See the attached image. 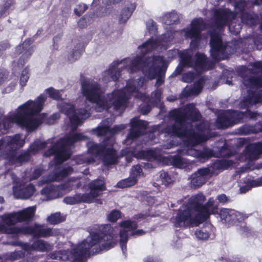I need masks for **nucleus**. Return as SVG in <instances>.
I'll return each instance as SVG.
<instances>
[{
  "instance_id": "obj_21",
  "label": "nucleus",
  "mask_w": 262,
  "mask_h": 262,
  "mask_svg": "<svg viewBox=\"0 0 262 262\" xmlns=\"http://www.w3.org/2000/svg\"><path fill=\"white\" fill-rule=\"evenodd\" d=\"M82 173L83 174L86 175L89 173V169L85 168L83 170L77 169L76 167H72L68 166L65 167H60L56 166L54 172L50 174L47 178H44L42 183H48L53 181H59L62 180L64 177L72 174L74 170Z\"/></svg>"
},
{
  "instance_id": "obj_17",
  "label": "nucleus",
  "mask_w": 262,
  "mask_h": 262,
  "mask_svg": "<svg viewBox=\"0 0 262 262\" xmlns=\"http://www.w3.org/2000/svg\"><path fill=\"white\" fill-rule=\"evenodd\" d=\"M230 3L234 2L233 6L236 13H240L242 23L252 26L256 24L257 16L253 13H247V10L253 5H259L262 3V0H251L246 3L244 0H229Z\"/></svg>"
},
{
  "instance_id": "obj_64",
  "label": "nucleus",
  "mask_w": 262,
  "mask_h": 262,
  "mask_svg": "<svg viewBox=\"0 0 262 262\" xmlns=\"http://www.w3.org/2000/svg\"><path fill=\"white\" fill-rule=\"evenodd\" d=\"M260 27V29L262 30V23L260 25V27Z\"/></svg>"
},
{
  "instance_id": "obj_35",
  "label": "nucleus",
  "mask_w": 262,
  "mask_h": 262,
  "mask_svg": "<svg viewBox=\"0 0 262 262\" xmlns=\"http://www.w3.org/2000/svg\"><path fill=\"white\" fill-rule=\"evenodd\" d=\"M233 213V209L223 208L220 210V217L224 223H229L230 224Z\"/></svg>"
},
{
  "instance_id": "obj_4",
  "label": "nucleus",
  "mask_w": 262,
  "mask_h": 262,
  "mask_svg": "<svg viewBox=\"0 0 262 262\" xmlns=\"http://www.w3.org/2000/svg\"><path fill=\"white\" fill-rule=\"evenodd\" d=\"M114 229L109 225L99 227V230L90 232V235L81 243L72 246L70 251L62 250L50 253L53 259L70 260L72 262H85L91 254L98 253L114 247L116 240Z\"/></svg>"
},
{
  "instance_id": "obj_27",
  "label": "nucleus",
  "mask_w": 262,
  "mask_h": 262,
  "mask_svg": "<svg viewBox=\"0 0 262 262\" xmlns=\"http://www.w3.org/2000/svg\"><path fill=\"white\" fill-rule=\"evenodd\" d=\"M204 83L203 78H200L196 81L193 86H186L183 91V96L187 97L193 95H198L202 91Z\"/></svg>"
},
{
  "instance_id": "obj_24",
  "label": "nucleus",
  "mask_w": 262,
  "mask_h": 262,
  "mask_svg": "<svg viewBox=\"0 0 262 262\" xmlns=\"http://www.w3.org/2000/svg\"><path fill=\"white\" fill-rule=\"evenodd\" d=\"M32 43L31 39H28L26 40L22 45L16 47L15 53L17 54L23 53L18 61L17 64L19 68L23 67L32 54L34 49L33 47L31 46Z\"/></svg>"
},
{
  "instance_id": "obj_37",
  "label": "nucleus",
  "mask_w": 262,
  "mask_h": 262,
  "mask_svg": "<svg viewBox=\"0 0 262 262\" xmlns=\"http://www.w3.org/2000/svg\"><path fill=\"white\" fill-rule=\"evenodd\" d=\"M136 183V179L130 176L127 179H125L118 182L117 184V186L119 188H123L133 186Z\"/></svg>"
},
{
  "instance_id": "obj_61",
  "label": "nucleus",
  "mask_w": 262,
  "mask_h": 262,
  "mask_svg": "<svg viewBox=\"0 0 262 262\" xmlns=\"http://www.w3.org/2000/svg\"><path fill=\"white\" fill-rule=\"evenodd\" d=\"M51 117H52V118H53V119L55 120V119H57L58 118H59V115L57 114H55L51 116Z\"/></svg>"
},
{
  "instance_id": "obj_26",
  "label": "nucleus",
  "mask_w": 262,
  "mask_h": 262,
  "mask_svg": "<svg viewBox=\"0 0 262 262\" xmlns=\"http://www.w3.org/2000/svg\"><path fill=\"white\" fill-rule=\"evenodd\" d=\"M206 64L207 66L206 68L201 70L195 66L191 67V68H193V71L189 72L184 74L182 76L183 81L185 82H191L194 79L197 74L201 73L204 70L211 69L212 67V63L211 62L209 61L207 58ZM184 67H182V69Z\"/></svg>"
},
{
  "instance_id": "obj_38",
  "label": "nucleus",
  "mask_w": 262,
  "mask_h": 262,
  "mask_svg": "<svg viewBox=\"0 0 262 262\" xmlns=\"http://www.w3.org/2000/svg\"><path fill=\"white\" fill-rule=\"evenodd\" d=\"M48 221L53 225H56L65 220V217L60 212H56L48 217Z\"/></svg>"
},
{
  "instance_id": "obj_1",
  "label": "nucleus",
  "mask_w": 262,
  "mask_h": 262,
  "mask_svg": "<svg viewBox=\"0 0 262 262\" xmlns=\"http://www.w3.org/2000/svg\"><path fill=\"white\" fill-rule=\"evenodd\" d=\"M145 80V78L142 77L136 79H130L127 81L125 88L114 90L106 97H103L104 91L97 81L89 78L81 80V92L85 98L84 107L76 111L74 106L69 103L62 102L58 105L60 111L69 117L72 133L54 144L55 163L60 164L70 158L71 155L70 146L75 142L87 139L82 134L73 133L79 125L82 124V120L90 116L92 108L94 107L96 111L100 112L107 110L112 106L116 110H124L132 96L154 105L158 104L161 100V91L157 90L151 94L150 99L147 97L140 91Z\"/></svg>"
},
{
  "instance_id": "obj_11",
  "label": "nucleus",
  "mask_w": 262,
  "mask_h": 262,
  "mask_svg": "<svg viewBox=\"0 0 262 262\" xmlns=\"http://www.w3.org/2000/svg\"><path fill=\"white\" fill-rule=\"evenodd\" d=\"M90 192L84 194H77L74 196H66L63 202L68 205H75L81 202L92 203L100 195L102 191L105 190V185L103 180L97 179L91 182L89 185Z\"/></svg>"
},
{
  "instance_id": "obj_2",
  "label": "nucleus",
  "mask_w": 262,
  "mask_h": 262,
  "mask_svg": "<svg viewBox=\"0 0 262 262\" xmlns=\"http://www.w3.org/2000/svg\"><path fill=\"white\" fill-rule=\"evenodd\" d=\"M206 28V25L201 18L194 19L189 27L181 31H174L170 28L157 39L155 40L152 37L140 46L138 49L140 55L113 62L108 70L103 73L102 80L105 83L117 80L121 75L120 69L128 74L141 71L149 79L157 77L155 86L158 88L164 81L166 70L165 59L163 56L155 55L147 58L146 54L154 50L157 52L165 50L174 42L176 38L183 36L191 39L190 47L195 49L198 46L201 32Z\"/></svg>"
},
{
  "instance_id": "obj_8",
  "label": "nucleus",
  "mask_w": 262,
  "mask_h": 262,
  "mask_svg": "<svg viewBox=\"0 0 262 262\" xmlns=\"http://www.w3.org/2000/svg\"><path fill=\"white\" fill-rule=\"evenodd\" d=\"M243 84L247 88V95L241 101V108L262 102V62H256L248 69L243 68L239 72Z\"/></svg>"
},
{
  "instance_id": "obj_15",
  "label": "nucleus",
  "mask_w": 262,
  "mask_h": 262,
  "mask_svg": "<svg viewBox=\"0 0 262 262\" xmlns=\"http://www.w3.org/2000/svg\"><path fill=\"white\" fill-rule=\"evenodd\" d=\"M130 132L127 135L124 143L127 145L132 143V142L141 134L146 132H151L149 135V137L151 140L155 141L157 130H159L160 127L154 126L151 128H148V122L142 120L135 118L130 120Z\"/></svg>"
},
{
  "instance_id": "obj_58",
  "label": "nucleus",
  "mask_w": 262,
  "mask_h": 262,
  "mask_svg": "<svg viewBox=\"0 0 262 262\" xmlns=\"http://www.w3.org/2000/svg\"><path fill=\"white\" fill-rule=\"evenodd\" d=\"M121 0H104V3L108 5L115 4L119 3Z\"/></svg>"
},
{
  "instance_id": "obj_57",
  "label": "nucleus",
  "mask_w": 262,
  "mask_h": 262,
  "mask_svg": "<svg viewBox=\"0 0 262 262\" xmlns=\"http://www.w3.org/2000/svg\"><path fill=\"white\" fill-rule=\"evenodd\" d=\"M251 188V186L250 185H246V186H243V187H241L240 188V191H241V193H246V192H247L248 191H249V190Z\"/></svg>"
},
{
  "instance_id": "obj_23",
  "label": "nucleus",
  "mask_w": 262,
  "mask_h": 262,
  "mask_svg": "<svg viewBox=\"0 0 262 262\" xmlns=\"http://www.w3.org/2000/svg\"><path fill=\"white\" fill-rule=\"evenodd\" d=\"M262 155V143H256L248 145L239 156L241 162H250L258 159Z\"/></svg>"
},
{
  "instance_id": "obj_6",
  "label": "nucleus",
  "mask_w": 262,
  "mask_h": 262,
  "mask_svg": "<svg viewBox=\"0 0 262 262\" xmlns=\"http://www.w3.org/2000/svg\"><path fill=\"white\" fill-rule=\"evenodd\" d=\"M47 97L41 94L34 100H29L19 105L14 111L5 116L0 122V135L7 133L14 124L28 132L36 129L42 123V118L39 115ZM3 111L0 107V118Z\"/></svg>"
},
{
  "instance_id": "obj_53",
  "label": "nucleus",
  "mask_w": 262,
  "mask_h": 262,
  "mask_svg": "<svg viewBox=\"0 0 262 262\" xmlns=\"http://www.w3.org/2000/svg\"><path fill=\"white\" fill-rule=\"evenodd\" d=\"M7 75L8 74L6 71L2 70L0 71V84L7 78Z\"/></svg>"
},
{
  "instance_id": "obj_12",
  "label": "nucleus",
  "mask_w": 262,
  "mask_h": 262,
  "mask_svg": "<svg viewBox=\"0 0 262 262\" xmlns=\"http://www.w3.org/2000/svg\"><path fill=\"white\" fill-rule=\"evenodd\" d=\"M81 186L80 178L72 177L64 184L58 186L49 185L41 190V194L47 200H53L61 196L63 192L66 193L71 191L74 187L79 188Z\"/></svg>"
},
{
  "instance_id": "obj_63",
  "label": "nucleus",
  "mask_w": 262,
  "mask_h": 262,
  "mask_svg": "<svg viewBox=\"0 0 262 262\" xmlns=\"http://www.w3.org/2000/svg\"><path fill=\"white\" fill-rule=\"evenodd\" d=\"M5 47H2L3 49H6L9 46L8 44H7V43H5Z\"/></svg>"
},
{
  "instance_id": "obj_9",
  "label": "nucleus",
  "mask_w": 262,
  "mask_h": 262,
  "mask_svg": "<svg viewBox=\"0 0 262 262\" xmlns=\"http://www.w3.org/2000/svg\"><path fill=\"white\" fill-rule=\"evenodd\" d=\"M179 54L181 59L180 64L172 74L171 76H176L182 72V67H192L195 66L199 69L206 68V56L203 53H198L195 56V60L192 59L193 53L191 50H186L179 52L177 49L169 50L167 52L168 60L177 57Z\"/></svg>"
},
{
  "instance_id": "obj_44",
  "label": "nucleus",
  "mask_w": 262,
  "mask_h": 262,
  "mask_svg": "<svg viewBox=\"0 0 262 262\" xmlns=\"http://www.w3.org/2000/svg\"><path fill=\"white\" fill-rule=\"evenodd\" d=\"M142 174V169L139 165H136L132 167L130 171V176L136 179L137 182L138 179Z\"/></svg>"
},
{
  "instance_id": "obj_49",
  "label": "nucleus",
  "mask_w": 262,
  "mask_h": 262,
  "mask_svg": "<svg viewBox=\"0 0 262 262\" xmlns=\"http://www.w3.org/2000/svg\"><path fill=\"white\" fill-rule=\"evenodd\" d=\"M241 134L248 135L254 132V129L253 126L249 125H245L239 129Z\"/></svg>"
},
{
  "instance_id": "obj_47",
  "label": "nucleus",
  "mask_w": 262,
  "mask_h": 262,
  "mask_svg": "<svg viewBox=\"0 0 262 262\" xmlns=\"http://www.w3.org/2000/svg\"><path fill=\"white\" fill-rule=\"evenodd\" d=\"M146 28L150 34H156L157 31L156 24L152 20L149 19L146 22Z\"/></svg>"
},
{
  "instance_id": "obj_59",
  "label": "nucleus",
  "mask_w": 262,
  "mask_h": 262,
  "mask_svg": "<svg viewBox=\"0 0 262 262\" xmlns=\"http://www.w3.org/2000/svg\"><path fill=\"white\" fill-rule=\"evenodd\" d=\"M167 99L170 102H173L177 99V98L176 96H169L167 97Z\"/></svg>"
},
{
  "instance_id": "obj_52",
  "label": "nucleus",
  "mask_w": 262,
  "mask_h": 262,
  "mask_svg": "<svg viewBox=\"0 0 262 262\" xmlns=\"http://www.w3.org/2000/svg\"><path fill=\"white\" fill-rule=\"evenodd\" d=\"M217 199L222 204H225L229 201V198L225 194L217 195Z\"/></svg>"
},
{
  "instance_id": "obj_45",
  "label": "nucleus",
  "mask_w": 262,
  "mask_h": 262,
  "mask_svg": "<svg viewBox=\"0 0 262 262\" xmlns=\"http://www.w3.org/2000/svg\"><path fill=\"white\" fill-rule=\"evenodd\" d=\"M233 213L232 215L231 223L241 222L244 220L245 216L243 213L234 210H233Z\"/></svg>"
},
{
  "instance_id": "obj_28",
  "label": "nucleus",
  "mask_w": 262,
  "mask_h": 262,
  "mask_svg": "<svg viewBox=\"0 0 262 262\" xmlns=\"http://www.w3.org/2000/svg\"><path fill=\"white\" fill-rule=\"evenodd\" d=\"M135 8L136 5L135 3H130L128 1L125 2L124 7L122 9L119 18V21L121 23L126 22L132 15Z\"/></svg>"
},
{
  "instance_id": "obj_32",
  "label": "nucleus",
  "mask_w": 262,
  "mask_h": 262,
  "mask_svg": "<svg viewBox=\"0 0 262 262\" xmlns=\"http://www.w3.org/2000/svg\"><path fill=\"white\" fill-rule=\"evenodd\" d=\"M83 51V45L81 43H78L71 51L68 56V60L71 62L75 61L80 57Z\"/></svg>"
},
{
  "instance_id": "obj_40",
  "label": "nucleus",
  "mask_w": 262,
  "mask_h": 262,
  "mask_svg": "<svg viewBox=\"0 0 262 262\" xmlns=\"http://www.w3.org/2000/svg\"><path fill=\"white\" fill-rule=\"evenodd\" d=\"M22 249H23L20 251L8 253L7 255L6 259L11 260H15L23 257L25 255V252L27 251L24 250L23 248H22Z\"/></svg>"
},
{
  "instance_id": "obj_43",
  "label": "nucleus",
  "mask_w": 262,
  "mask_h": 262,
  "mask_svg": "<svg viewBox=\"0 0 262 262\" xmlns=\"http://www.w3.org/2000/svg\"><path fill=\"white\" fill-rule=\"evenodd\" d=\"M93 21L92 16L85 15L82 18L79 19L78 22V26L81 28H85L90 25Z\"/></svg>"
},
{
  "instance_id": "obj_33",
  "label": "nucleus",
  "mask_w": 262,
  "mask_h": 262,
  "mask_svg": "<svg viewBox=\"0 0 262 262\" xmlns=\"http://www.w3.org/2000/svg\"><path fill=\"white\" fill-rule=\"evenodd\" d=\"M14 3L13 1L8 0L3 2L0 5V17L5 15H7L14 8Z\"/></svg>"
},
{
  "instance_id": "obj_20",
  "label": "nucleus",
  "mask_w": 262,
  "mask_h": 262,
  "mask_svg": "<svg viewBox=\"0 0 262 262\" xmlns=\"http://www.w3.org/2000/svg\"><path fill=\"white\" fill-rule=\"evenodd\" d=\"M14 182L13 193L16 199H27L31 196L35 191V186L32 184H25L23 181L15 179L13 175Z\"/></svg>"
},
{
  "instance_id": "obj_36",
  "label": "nucleus",
  "mask_w": 262,
  "mask_h": 262,
  "mask_svg": "<svg viewBox=\"0 0 262 262\" xmlns=\"http://www.w3.org/2000/svg\"><path fill=\"white\" fill-rule=\"evenodd\" d=\"M233 161L229 160H217L213 164V168L219 170L227 169L233 164Z\"/></svg>"
},
{
  "instance_id": "obj_60",
  "label": "nucleus",
  "mask_w": 262,
  "mask_h": 262,
  "mask_svg": "<svg viewBox=\"0 0 262 262\" xmlns=\"http://www.w3.org/2000/svg\"><path fill=\"white\" fill-rule=\"evenodd\" d=\"M144 262H158L154 260V259L151 257H147L145 259Z\"/></svg>"
},
{
  "instance_id": "obj_7",
  "label": "nucleus",
  "mask_w": 262,
  "mask_h": 262,
  "mask_svg": "<svg viewBox=\"0 0 262 262\" xmlns=\"http://www.w3.org/2000/svg\"><path fill=\"white\" fill-rule=\"evenodd\" d=\"M35 207H30L17 212L9 213L0 216V234H32L34 237H47L56 235L57 231L38 224L34 226H14L17 223L29 222L32 220Z\"/></svg>"
},
{
  "instance_id": "obj_25",
  "label": "nucleus",
  "mask_w": 262,
  "mask_h": 262,
  "mask_svg": "<svg viewBox=\"0 0 262 262\" xmlns=\"http://www.w3.org/2000/svg\"><path fill=\"white\" fill-rule=\"evenodd\" d=\"M212 171L208 168H203L193 173L189 179L192 188H196L204 184L211 176Z\"/></svg>"
},
{
  "instance_id": "obj_5",
  "label": "nucleus",
  "mask_w": 262,
  "mask_h": 262,
  "mask_svg": "<svg viewBox=\"0 0 262 262\" xmlns=\"http://www.w3.org/2000/svg\"><path fill=\"white\" fill-rule=\"evenodd\" d=\"M110 125L108 120L105 119L97 128L91 130L98 137L104 136L107 139L104 140L101 144L93 141L88 142L86 145L89 154L76 157L75 161L77 165L93 163L95 162V159H102L104 163L107 165L116 163L117 159L116 152L112 147L115 142L113 134L124 129L126 125H115L112 129L110 128Z\"/></svg>"
},
{
  "instance_id": "obj_30",
  "label": "nucleus",
  "mask_w": 262,
  "mask_h": 262,
  "mask_svg": "<svg viewBox=\"0 0 262 262\" xmlns=\"http://www.w3.org/2000/svg\"><path fill=\"white\" fill-rule=\"evenodd\" d=\"M167 159L170 165L179 168H185L189 163L187 159L182 158L180 155L169 156L167 157Z\"/></svg>"
},
{
  "instance_id": "obj_3",
  "label": "nucleus",
  "mask_w": 262,
  "mask_h": 262,
  "mask_svg": "<svg viewBox=\"0 0 262 262\" xmlns=\"http://www.w3.org/2000/svg\"><path fill=\"white\" fill-rule=\"evenodd\" d=\"M169 117L170 120L174 121V123L167 126L163 133L165 134V136L172 137V140H170L169 143L163 145L164 148L169 149L177 145L173 140L175 138H179L184 141V148L177 150L180 155L193 157L201 162H204L213 156V151L210 148H204L200 150L194 148L209 138L203 132L212 128L207 122H203L199 124L196 123L201 115L194 104H187L184 108L171 111Z\"/></svg>"
},
{
  "instance_id": "obj_50",
  "label": "nucleus",
  "mask_w": 262,
  "mask_h": 262,
  "mask_svg": "<svg viewBox=\"0 0 262 262\" xmlns=\"http://www.w3.org/2000/svg\"><path fill=\"white\" fill-rule=\"evenodd\" d=\"M42 169L41 168L35 169L30 178V180L31 181L37 179L42 174Z\"/></svg>"
},
{
  "instance_id": "obj_51",
  "label": "nucleus",
  "mask_w": 262,
  "mask_h": 262,
  "mask_svg": "<svg viewBox=\"0 0 262 262\" xmlns=\"http://www.w3.org/2000/svg\"><path fill=\"white\" fill-rule=\"evenodd\" d=\"M249 184L251 187L261 186H262V177L250 180Z\"/></svg>"
},
{
  "instance_id": "obj_29",
  "label": "nucleus",
  "mask_w": 262,
  "mask_h": 262,
  "mask_svg": "<svg viewBox=\"0 0 262 262\" xmlns=\"http://www.w3.org/2000/svg\"><path fill=\"white\" fill-rule=\"evenodd\" d=\"M162 152L159 149H149L148 150H141L138 152V157L148 160L154 161L160 159Z\"/></svg>"
},
{
  "instance_id": "obj_18",
  "label": "nucleus",
  "mask_w": 262,
  "mask_h": 262,
  "mask_svg": "<svg viewBox=\"0 0 262 262\" xmlns=\"http://www.w3.org/2000/svg\"><path fill=\"white\" fill-rule=\"evenodd\" d=\"M120 245L123 254L126 255V244L128 241V236L141 235L144 234V231L143 230L134 231V230L137 228V223L130 220L122 221L120 224Z\"/></svg>"
},
{
  "instance_id": "obj_39",
  "label": "nucleus",
  "mask_w": 262,
  "mask_h": 262,
  "mask_svg": "<svg viewBox=\"0 0 262 262\" xmlns=\"http://www.w3.org/2000/svg\"><path fill=\"white\" fill-rule=\"evenodd\" d=\"M46 92L50 98L57 100L62 98L61 93L63 92V90H57L53 88L47 89Z\"/></svg>"
},
{
  "instance_id": "obj_14",
  "label": "nucleus",
  "mask_w": 262,
  "mask_h": 262,
  "mask_svg": "<svg viewBox=\"0 0 262 262\" xmlns=\"http://www.w3.org/2000/svg\"><path fill=\"white\" fill-rule=\"evenodd\" d=\"M259 114L250 111L243 112L238 111H229L221 113L215 121V126L217 128H225L237 124L245 116L256 118Z\"/></svg>"
},
{
  "instance_id": "obj_34",
  "label": "nucleus",
  "mask_w": 262,
  "mask_h": 262,
  "mask_svg": "<svg viewBox=\"0 0 262 262\" xmlns=\"http://www.w3.org/2000/svg\"><path fill=\"white\" fill-rule=\"evenodd\" d=\"M163 22L167 25L172 24L179 20L178 14L174 12H170L165 14L162 18Z\"/></svg>"
},
{
  "instance_id": "obj_10",
  "label": "nucleus",
  "mask_w": 262,
  "mask_h": 262,
  "mask_svg": "<svg viewBox=\"0 0 262 262\" xmlns=\"http://www.w3.org/2000/svg\"><path fill=\"white\" fill-rule=\"evenodd\" d=\"M192 203H190V198L187 202H185L180 208L174 210L171 218V222L176 227H186L197 226L202 223L199 220L198 212Z\"/></svg>"
},
{
  "instance_id": "obj_56",
  "label": "nucleus",
  "mask_w": 262,
  "mask_h": 262,
  "mask_svg": "<svg viewBox=\"0 0 262 262\" xmlns=\"http://www.w3.org/2000/svg\"><path fill=\"white\" fill-rule=\"evenodd\" d=\"M61 35L58 34L55 36L53 38V46L54 48H56V43L60 40Z\"/></svg>"
},
{
  "instance_id": "obj_16",
  "label": "nucleus",
  "mask_w": 262,
  "mask_h": 262,
  "mask_svg": "<svg viewBox=\"0 0 262 262\" xmlns=\"http://www.w3.org/2000/svg\"><path fill=\"white\" fill-rule=\"evenodd\" d=\"M214 26L220 28L228 25L230 31L235 33L239 32L242 29L241 23L234 25L233 21L236 18V14L228 8H220L214 12Z\"/></svg>"
},
{
  "instance_id": "obj_48",
  "label": "nucleus",
  "mask_w": 262,
  "mask_h": 262,
  "mask_svg": "<svg viewBox=\"0 0 262 262\" xmlns=\"http://www.w3.org/2000/svg\"><path fill=\"white\" fill-rule=\"evenodd\" d=\"M121 213L118 210H113L107 215L108 221L112 222H115L120 217Z\"/></svg>"
},
{
  "instance_id": "obj_55",
  "label": "nucleus",
  "mask_w": 262,
  "mask_h": 262,
  "mask_svg": "<svg viewBox=\"0 0 262 262\" xmlns=\"http://www.w3.org/2000/svg\"><path fill=\"white\" fill-rule=\"evenodd\" d=\"M151 110V107L149 104H147L145 106H144L141 108V111L144 115H146Z\"/></svg>"
},
{
  "instance_id": "obj_19",
  "label": "nucleus",
  "mask_w": 262,
  "mask_h": 262,
  "mask_svg": "<svg viewBox=\"0 0 262 262\" xmlns=\"http://www.w3.org/2000/svg\"><path fill=\"white\" fill-rule=\"evenodd\" d=\"M210 46L211 56L215 60H223L228 57V46L223 43L219 33H210Z\"/></svg>"
},
{
  "instance_id": "obj_13",
  "label": "nucleus",
  "mask_w": 262,
  "mask_h": 262,
  "mask_svg": "<svg viewBox=\"0 0 262 262\" xmlns=\"http://www.w3.org/2000/svg\"><path fill=\"white\" fill-rule=\"evenodd\" d=\"M205 197L202 194H198L190 198V203L199 215V219L201 222H203L207 220L211 214H214L216 212L217 204L213 198H210L208 202L204 205Z\"/></svg>"
},
{
  "instance_id": "obj_46",
  "label": "nucleus",
  "mask_w": 262,
  "mask_h": 262,
  "mask_svg": "<svg viewBox=\"0 0 262 262\" xmlns=\"http://www.w3.org/2000/svg\"><path fill=\"white\" fill-rule=\"evenodd\" d=\"M88 9V6L86 5L83 3H81L77 5L76 7L74 8V13L79 16L81 14H82Z\"/></svg>"
},
{
  "instance_id": "obj_22",
  "label": "nucleus",
  "mask_w": 262,
  "mask_h": 262,
  "mask_svg": "<svg viewBox=\"0 0 262 262\" xmlns=\"http://www.w3.org/2000/svg\"><path fill=\"white\" fill-rule=\"evenodd\" d=\"M8 244L13 246H19L23 248L24 250L27 251V252L32 250L42 252H46L51 250L53 247L52 244L42 239L36 240L33 242L32 245L18 241L10 242Z\"/></svg>"
},
{
  "instance_id": "obj_31",
  "label": "nucleus",
  "mask_w": 262,
  "mask_h": 262,
  "mask_svg": "<svg viewBox=\"0 0 262 262\" xmlns=\"http://www.w3.org/2000/svg\"><path fill=\"white\" fill-rule=\"evenodd\" d=\"M210 225H207L203 227L197 229L194 233L196 238L199 240H207L210 235Z\"/></svg>"
},
{
  "instance_id": "obj_42",
  "label": "nucleus",
  "mask_w": 262,
  "mask_h": 262,
  "mask_svg": "<svg viewBox=\"0 0 262 262\" xmlns=\"http://www.w3.org/2000/svg\"><path fill=\"white\" fill-rule=\"evenodd\" d=\"M160 180L162 184L165 186L168 185L173 182L172 178L165 171L160 172Z\"/></svg>"
},
{
  "instance_id": "obj_62",
  "label": "nucleus",
  "mask_w": 262,
  "mask_h": 262,
  "mask_svg": "<svg viewBox=\"0 0 262 262\" xmlns=\"http://www.w3.org/2000/svg\"><path fill=\"white\" fill-rule=\"evenodd\" d=\"M4 201V198L2 196H0V204H3Z\"/></svg>"
},
{
  "instance_id": "obj_54",
  "label": "nucleus",
  "mask_w": 262,
  "mask_h": 262,
  "mask_svg": "<svg viewBox=\"0 0 262 262\" xmlns=\"http://www.w3.org/2000/svg\"><path fill=\"white\" fill-rule=\"evenodd\" d=\"M62 14L64 16H68L71 13V8L69 6L64 7L62 10Z\"/></svg>"
},
{
  "instance_id": "obj_41",
  "label": "nucleus",
  "mask_w": 262,
  "mask_h": 262,
  "mask_svg": "<svg viewBox=\"0 0 262 262\" xmlns=\"http://www.w3.org/2000/svg\"><path fill=\"white\" fill-rule=\"evenodd\" d=\"M29 77V70L28 68H26L23 70L20 78V85L22 88L26 85Z\"/></svg>"
}]
</instances>
